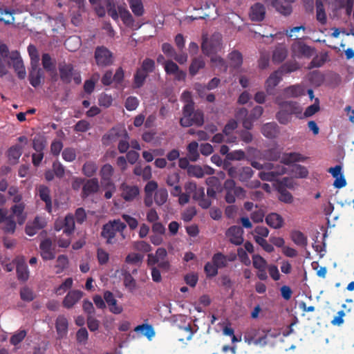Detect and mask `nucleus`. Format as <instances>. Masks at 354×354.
<instances>
[{
	"mask_svg": "<svg viewBox=\"0 0 354 354\" xmlns=\"http://www.w3.org/2000/svg\"><path fill=\"white\" fill-rule=\"evenodd\" d=\"M274 102L278 105L279 110L276 113V119L283 125H286L292 120V116L302 119V107L297 102L284 101L279 96H277Z\"/></svg>",
	"mask_w": 354,
	"mask_h": 354,
	"instance_id": "obj_1",
	"label": "nucleus"
},
{
	"mask_svg": "<svg viewBox=\"0 0 354 354\" xmlns=\"http://www.w3.org/2000/svg\"><path fill=\"white\" fill-rule=\"evenodd\" d=\"M183 118L180 120V124L183 127H189L192 125L201 127L204 123V114L202 111L194 110V103L190 100L183 106Z\"/></svg>",
	"mask_w": 354,
	"mask_h": 354,
	"instance_id": "obj_2",
	"label": "nucleus"
},
{
	"mask_svg": "<svg viewBox=\"0 0 354 354\" xmlns=\"http://www.w3.org/2000/svg\"><path fill=\"white\" fill-rule=\"evenodd\" d=\"M126 227V223L120 219L111 220L103 225L100 235L103 239H106V244H113L115 243V237L117 232L120 233L122 239H125L124 230Z\"/></svg>",
	"mask_w": 354,
	"mask_h": 354,
	"instance_id": "obj_3",
	"label": "nucleus"
},
{
	"mask_svg": "<svg viewBox=\"0 0 354 354\" xmlns=\"http://www.w3.org/2000/svg\"><path fill=\"white\" fill-rule=\"evenodd\" d=\"M156 68L154 60L150 58L145 59L140 68H138L133 75V88H140L145 83L149 73H153Z\"/></svg>",
	"mask_w": 354,
	"mask_h": 354,
	"instance_id": "obj_4",
	"label": "nucleus"
},
{
	"mask_svg": "<svg viewBox=\"0 0 354 354\" xmlns=\"http://www.w3.org/2000/svg\"><path fill=\"white\" fill-rule=\"evenodd\" d=\"M223 189L225 192V201L230 204L236 201V198H244L245 191L241 187L236 186L233 179H227L224 182Z\"/></svg>",
	"mask_w": 354,
	"mask_h": 354,
	"instance_id": "obj_5",
	"label": "nucleus"
},
{
	"mask_svg": "<svg viewBox=\"0 0 354 354\" xmlns=\"http://www.w3.org/2000/svg\"><path fill=\"white\" fill-rule=\"evenodd\" d=\"M94 57L99 67H107L113 63V55L106 47L102 46L96 47Z\"/></svg>",
	"mask_w": 354,
	"mask_h": 354,
	"instance_id": "obj_6",
	"label": "nucleus"
},
{
	"mask_svg": "<svg viewBox=\"0 0 354 354\" xmlns=\"http://www.w3.org/2000/svg\"><path fill=\"white\" fill-rule=\"evenodd\" d=\"M291 50L292 56L299 59L310 58L315 53L314 48L300 40H297L292 44Z\"/></svg>",
	"mask_w": 354,
	"mask_h": 354,
	"instance_id": "obj_7",
	"label": "nucleus"
},
{
	"mask_svg": "<svg viewBox=\"0 0 354 354\" xmlns=\"http://www.w3.org/2000/svg\"><path fill=\"white\" fill-rule=\"evenodd\" d=\"M221 48V39L219 37L213 36L210 39L205 37L203 38L201 50L204 55L209 56L216 53Z\"/></svg>",
	"mask_w": 354,
	"mask_h": 354,
	"instance_id": "obj_8",
	"label": "nucleus"
},
{
	"mask_svg": "<svg viewBox=\"0 0 354 354\" xmlns=\"http://www.w3.org/2000/svg\"><path fill=\"white\" fill-rule=\"evenodd\" d=\"M121 197L126 202H132L140 195V189L137 185H131L123 183L120 186Z\"/></svg>",
	"mask_w": 354,
	"mask_h": 354,
	"instance_id": "obj_9",
	"label": "nucleus"
},
{
	"mask_svg": "<svg viewBox=\"0 0 354 354\" xmlns=\"http://www.w3.org/2000/svg\"><path fill=\"white\" fill-rule=\"evenodd\" d=\"M128 138V133L125 129L112 128L106 134L102 137L104 145H109L111 142H116L119 138Z\"/></svg>",
	"mask_w": 354,
	"mask_h": 354,
	"instance_id": "obj_10",
	"label": "nucleus"
},
{
	"mask_svg": "<svg viewBox=\"0 0 354 354\" xmlns=\"http://www.w3.org/2000/svg\"><path fill=\"white\" fill-rule=\"evenodd\" d=\"M100 189L99 180L97 178L85 179L81 193L82 198L84 199L89 196L97 193Z\"/></svg>",
	"mask_w": 354,
	"mask_h": 354,
	"instance_id": "obj_11",
	"label": "nucleus"
},
{
	"mask_svg": "<svg viewBox=\"0 0 354 354\" xmlns=\"http://www.w3.org/2000/svg\"><path fill=\"white\" fill-rule=\"evenodd\" d=\"M282 80V75L279 71H275L272 73L265 82V88L269 95H273L275 93V87Z\"/></svg>",
	"mask_w": 354,
	"mask_h": 354,
	"instance_id": "obj_12",
	"label": "nucleus"
},
{
	"mask_svg": "<svg viewBox=\"0 0 354 354\" xmlns=\"http://www.w3.org/2000/svg\"><path fill=\"white\" fill-rule=\"evenodd\" d=\"M59 78L64 84H70L74 75V66L71 64L66 62L59 63L58 65Z\"/></svg>",
	"mask_w": 354,
	"mask_h": 354,
	"instance_id": "obj_13",
	"label": "nucleus"
},
{
	"mask_svg": "<svg viewBox=\"0 0 354 354\" xmlns=\"http://www.w3.org/2000/svg\"><path fill=\"white\" fill-rule=\"evenodd\" d=\"M103 297L108 306L109 311L115 315H119L122 313L123 307L118 304L117 299L115 298L113 292L106 290L104 292Z\"/></svg>",
	"mask_w": 354,
	"mask_h": 354,
	"instance_id": "obj_14",
	"label": "nucleus"
},
{
	"mask_svg": "<svg viewBox=\"0 0 354 354\" xmlns=\"http://www.w3.org/2000/svg\"><path fill=\"white\" fill-rule=\"evenodd\" d=\"M39 249L41 250V257L44 261L53 260L55 258V254L50 239L46 238L41 241L39 244Z\"/></svg>",
	"mask_w": 354,
	"mask_h": 354,
	"instance_id": "obj_15",
	"label": "nucleus"
},
{
	"mask_svg": "<svg viewBox=\"0 0 354 354\" xmlns=\"http://www.w3.org/2000/svg\"><path fill=\"white\" fill-rule=\"evenodd\" d=\"M113 173V167L110 164H105L101 167L100 170V176L102 187H113L114 183L112 180Z\"/></svg>",
	"mask_w": 354,
	"mask_h": 354,
	"instance_id": "obj_16",
	"label": "nucleus"
},
{
	"mask_svg": "<svg viewBox=\"0 0 354 354\" xmlns=\"http://www.w3.org/2000/svg\"><path fill=\"white\" fill-rule=\"evenodd\" d=\"M243 230L241 227L237 225L231 226L226 232V236L230 243L240 245L243 242Z\"/></svg>",
	"mask_w": 354,
	"mask_h": 354,
	"instance_id": "obj_17",
	"label": "nucleus"
},
{
	"mask_svg": "<svg viewBox=\"0 0 354 354\" xmlns=\"http://www.w3.org/2000/svg\"><path fill=\"white\" fill-rule=\"evenodd\" d=\"M10 59L12 61L13 68L17 73L19 79H24L26 77V70L23 61L20 57L19 53L17 50L11 53Z\"/></svg>",
	"mask_w": 354,
	"mask_h": 354,
	"instance_id": "obj_18",
	"label": "nucleus"
},
{
	"mask_svg": "<svg viewBox=\"0 0 354 354\" xmlns=\"http://www.w3.org/2000/svg\"><path fill=\"white\" fill-rule=\"evenodd\" d=\"M44 79L43 70L38 66H31L28 80L30 84L35 88L39 86Z\"/></svg>",
	"mask_w": 354,
	"mask_h": 354,
	"instance_id": "obj_19",
	"label": "nucleus"
},
{
	"mask_svg": "<svg viewBox=\"0 0 354 354\" xmlns=\"http://www.w3.org/2000/svg\"><path fill=\"white\" fill-rule=\"evenodd\" d=\"M235 254H231L230 256L225 255L222 252H216L215 253L212 258V261L214 263L218 269H221L226 268L228 265V262L234 261L236 259Z\"/></svg>",
	"mask_w": 354,
	"mask_h": 354,
	"instance_id": "obj_20",
	"label": "nucleus"
},
{
	"mask_svg": "<svg viewBox=\"0 0 354 354\" xmlns=\"http://www.w3.org/2000/svg\"><path fill=\"white\" fill-rule=\"evenodd\" d=\"M55 328L59 339L66 337L68 331V321L63 315H59L55 320Z\"/></svg>",
	"mask_w": 354,
	"mask_h": 354,
	"instance_id": "obj_21",
	"label": "nucleus"
},
{
	"mask_svg": "<svg viewBox=\"0 0 354 354\" xmlns=\"http://www.w3.org/2000/svg\"><path fill=\"white\" fill-rule=\"evenodd\" d=\"M288 179L287 178H283L278 184L277 189L279 194V200L280 201L285 203H291L292 202L293 197L286 188V187L288 186Z\"/></svg>",
	"mask_w": 354,
	"mask_h": 354,
	"instance_id": "obj_22",
	"label": "nucleus"
},
{
	"mask_svg": "<svg viewBox=\"0 0 354 354\" xmlns=\"http://www.w3.org/2000/svg\"><path fill=\"white\" fill-rule=\"evenodd\" d=\"M38 195L40 199L46 204V210L50 213L52 212V199L50 196V189L46 185H40L37 187Z\"/></svg>",
	"mask_w": 354,
	"mask_h": 354,
	"instance_id": "obj_23",
	"label": "nucleus"
},
{
	"mask_svg": "<svg viewBox=\"0 0 354 354\" xmlns=\"http://www.w3.org/2000/svg\"><path fill=\"white\" fill-rule=\"evenodd\" d=\"M192 198L198 202V205L203 209H207L212 205L209 198L205 197V188L198 187L197 190L192 194Z\"/></svg>",
	"mask_w": 354,
	"mask_h": 354,
	"instance_id": "obj_24",
	"label": "nucleus"
},
{
	"mask_svg": "<svg viewBox=\"0 0 354 354\" xmlns=\"http://www.w3.org/2000/svg\"><path fill=\"white\" fill-rule=\"evenodd\" d=\"M63 229V232L67 236L71 235L75 230V218L72 214H67L63 221L62 226H59L58 223L55 224V230L59 231Z\"/></svg>",
	"mask_w": 354,
	"mask_h": 354,
	"instance_id": "obj_25",
	"label": "nucleus"
},
{
	"mask_svg": "<svg viewBox=\"0 0 354 354\" xmlns=\"http://www.w3.org/2000/svg\"><path fill=\"white\" fill-rule=\"evenodd\" d=\"M81 290H73L69 291L63 300V306L66 308H72L82 297Z\"/></svg>",
	"mask_w": 354,
	"mask_h": 354,
	"instance_id": "obj_26",
	"label": "nucleus"
},
{
	"mask_svg": "<svg viewBox=\"0 0 354 354\" xmlns=\"http://www.w3.org/2000/svg\"><path fill=\"white\" fill-rule=\"evenodd\" d=\"M266 9L263 4L256 3L250 8V17L253 21H261L264 19Z\"/></svg>",
	"mask_w": 354,
	"mask_h": 354,
	"instance_id": "obj_27",
	"label": "nucleus"
},
{
	"mask_svg": "<svg viewBox=\"0 0 354 354\" xmlns=\"http://www.w3.org/2000/svg\"><path fill=\"white\" fill-rule=\"evenodd\" d=\"M285 97H298L305 95V88L301 84H295L285 88L283 91Z\"/></svg>",
	"mask_w": 354,
	"mask_h": 354,
	"instance_id": "obj_28",
	"label": "nucleus"
},
{
	"mask_svg": "<svg viewBox=\"0 0 354 354\" xmlns=\"http://www.w3.org/2000/svg\"><path fill=\"white\" fill-rule=\"evenodd\" d=\"M262 134L270 139L276 138L279 133L278 124L274 122L264 124L261 127Z\"/></svg>",
	"mask_w": 354,
	"mask_h": 354,
	"instance_id": "obj_29",
	"label": "nucleus"
},
{
	"mask_svg": "<svg viewBox=\"0 0 354 354\" xmlns=\"http://www.w3.org/2000/svg\"><path fill=\"white\" fill-rule=\"evenodd\" d=\"M25 205L24 203L15 204L11 207L12 217H16L19 225H23L26 219V214L24 213Z\"/></svg>",
	"mask_w": 354,
	"mask_h": 354,
	"instance_id": "obj_30",
	"label": "nucleus"
},
{
	"mask_svg": "<svg viewBox=\"0 0 354 354\" xmlns=\"http://www.w3.org/2000/svg\"><path fill=\"white\" fill-rule=\"evenodd\" d=\"M266 223L274 229H279L283 225V218L277 213H270L266 217Z\"/></svg>",
	"mask_w": 354,
	"mask_h": 354,
	"instance_id": "obj_31",
	"label": "nucleus"
},
{
	"mask_svg": "<svg viewBox=\"0 0 354 354\" xmlns=\"http://www.w3.org/2000/svg\"><path fill=\"white\" fill-rule=\"evenodd\" d=\"M23 151V148L19 145L10 147L8 150V158L10 164L16 165Z\"/></svg>",
	"mask_w": 354,
	"mask_h": 354,
	"instance_id": "obj_32",
	"label": "nucleus"
},
{
	"mask_svg": "<svg viewBox=\"0 0 354 354\" xmlns=\"http://www.w3.org/2000/svg\"><path fill=\"white\" fill-rule=\"evenodd\" d=\"M205 62L203 57L199 56L192 59L189 67V75L192 77L195 76L201 69L204 68Z\"/></svg>",
	"mask_w": 354,
	"mask_h": 354,
	"instance_id": "obj_33",
	"label": "nucleus"
},
{
	"mask_svg": "<svg viewBox=\"0 0 354 354\" xmlns=\"http://www.w3.org/2000/svg\"><path fill=\"white\" fill-rule=\"evenodd\" d=\"M98 166L95 162L92 160L86 161L82 166V174L88 177L92 178L97 172Z\"/></svg>",
	"mask_w": 354,
	"mask_h": 354,
	"instance_id": "obj_34",
	"label": "nucleus"
},
{
	"mask_svg": "<svg viewBox=\"0 0 354 354\" xmlns=\"http://www.w3.org/2000/svg\"><path fill=\"white\" fill-rule=\"evenodd\" d=\"M290 237L292 241L297 245L305 247L308 244L307 236L299 230L292 231Z\"/></svg>",
	"mask_w": 354,
	"mask_h": 354,
	"instance_id": "obj_35",
	"label": "nucleus"
},
{
	"mask_svg": "<svg viewBox=\"0 0 354 354\" xmlns=\"http://www.w3.org/2000/svg\"><path fill=\"white\" fill-rule=\"evenodd\" d=\"M328 58V55L327 53L317 55L308 64V69L310 70L314 68H319L322 66L327 62Z\"/></svg>",
	"mask_w": 354,
	"mask_h": 354,
	"instance_id": "obj_36",
	"label": "nucleus"
},
{
	"mask_svg": "<svg viewBox=\"0 0 354 354\" xmlns=\"http://www.w3.org/2000/svg\"><path fill=\"white\" fill-rule=\"evenodd\" d=\"M306 159V158L301 154L293 152L285 154L282 158L281 162L288 165L296 162H303Z\"/></svg>",
	"mask_w": 354,
	"mask_h": 354,
	"instance_id": "obj_37",
	"label": "nucleus"
},
{
	"mask_svg": "<svg viewBox=\"0 0 354 354\" xmlns=\"http://www.w3.org/2000/svg\"><path fill=\"white\" fill-rule=\"evenodd\" d=\"M316 19L322 25L327 21L324 3L322 0H316Z\"/></svg>",
	"mask_w": 354,
	"mask_h": 354,
	"instance_id": "obj_38",
	"label": "nucleus"
},
{
	"mask_svg": "<svg viewBox=\"0 0 354 354\" xmlns=\"http://www.w3.org/2000/svg\"><path fill=\"white\" fill-rule=\"evenodd\" d=\"M187 157L189 160L196 162L199 158L198 144L196 141L191 142L187 147Z\"/></svg>",
	"mask_w": 354,
	"mask_h": 354,
	"instance_id": "obj_39",
	"label": "nucleus"
},
{
	"mask_svg": "<svg viewBox=\"0 0 354 354\" xmlns=\"http://www.w3.org/2000/svg\"><path fill=\"white\" fill-rule=\"evenodd\" d=\"M118 12L120 17L123 23L127 26H132L134 23V19L130 12L124 6H118Z\"/></svg>",
	"mask_w": 354,
	"mask_h": 354,
	"instance_id": "obj_40",
	"label": "nucleus"
},
{
	"mask_svg": "<svg viewBox=\"0 0 354 354\" xmlns=\"http://www.w3.org/2000/svg\"><path fill=\"white\" fill-rule=\"evenodd\" d=\"M288 51L283 46L276 47L272 54V61L274 63L282 62L287 57Z\"/></svg>",
	"mask_w": 354,
	"mask_h": 354,
	"instance_id": "obj_41",
	"label": "nucleus"
},
{
	"mask_svg": "<svg viewBox=\"0 0 354 354\" xmlns=\"http://www.w3.org/2000/svg\"><path fill=\"white\" fill-rule=\"evenodd\" d=\"M261 332V328H250L246 330L244 335V340L248 344H254Z\"/></svg>",
	"mask_w": 354,
	"mask_h": 354,
	"instance_id": "obj_42",
	"label": "nucleus"
},
{
	"mask_svg": "<svg viewBox=\"0 0 354 354\" xmlns=\"http://www.w3.org/2000/svg\"><path fill=\"white\" fill-rule=\"evenodd\" d=\"M272 7L274 8L276 10V11H277L278 12L284 16L290 15L292 11V7L290 4L283 3L279 0L274 1Z\"/></svg>",
	"mask_w": 354,
	"mask_h": 354,
	"instance_id": "obj_43",
	"label": "nucleus"
},
{
	"mask_svg": "<svg viewBox=\"0 0 354 354\" xmlns=\"http://www.w3.org/2000/svg\"><path fill=\"white\" fill-rule=\"evenodd\" d=\"M129 6L136 17H141L145 13L144 6L142 0H129Z\"/></svg>",
	"mask_w": 354,
	"mask_h": 354,
	"instance_id": "obj_44",
	"label": "nucleus"
},
{
	"mask_svg": "<svg viewBox=\"0 0 354 354\" xmlns=\"http://www.w3.org/2000/svg\"><path fill=\"white\" fill-rule=\"evenodd\" d=\"M81 45V39L79 37L72 36L69 37L64 41V46L66 49L71 52H75L77 50Z\"/></svg>",
	"mask_w": 354,
	"mask_h": 354,
	"instance_id": "obj_45",
	"label": "nucleus"
},
{
	"mask_svg": "<svg viewBox=\"0 0 354 354\" xmlns=\"http://www.w3.org/2000/svg\"><path fill=\"white\" fill-rule=\"evenodd\" d=\"M43 68L47 71H54L56 68V61L48 53H44L41 57Z\"/></svg>",
	"mask_w": 354,
	"mask_h": 354,
	"instance_id": "obj_46",
	"label": "nucleus"
},
{
	"mask_svg": "<svg viewBox=\"0 0 354 354\" xmlns=\"http://www.w3.org/2000/svg\"><path fill=\"white\" fill-rule=\"evenodd\" d=\"M168 198V192L165 188H160L157 189L154 194V201L158 206L165 204Z\"/></svg>",
	"mask_w": 354,
	"mask_h": 354,
	"instance_id": "obj_47",
	"label": "nucleus"
},
{
	"mask_svg": "<svg viewBox=\"0 0 354 354\" xmlns=\"http://www.w3.org/2000/svg\"><path fill=\"white\" fill-rule=\"evenodd\" d=\"M17 279L21 281H26L29 278V271L26 264L19 263L17 265Z\"/></svg>",
	"mask_w": 354,
	"mask_h": 354,
	"instance_id": "obj_48",
	"label": "nucleus"
},
{
	"mask_svg": "<svg viewBox=\"0 0 354 354\" xmlns=\"http://www.w3.org/2000/svg\"><path fill=\"white\" fill-rule=\"evenodd\" d=\"M308 80L312 84L319 86L324 82V75L319 71H313L308 74Z\"/></svg>",
	"mask_w": 354,
	"mask_h": 354,
	"instance_id": "obj_49",
	"label": "nucleus"
},
{
	"mask_svg": "<svg viewBox=\"0 0 354 354\" xmlns=\"http://www.w3.org/2000/svg\"><path fill=\"white\" fill-rule=\"evenodd\" d=\"M265 169L267 170H271L274 174L275 178L277 179L279 176L286 173V168L281 165H274L273 163H266Z\"/></svg>",
	"mask_w": 354,
	"mask_h": 354,
	"instance_id": "obj_50",
	"label": "nucleus"
},
{
	"mask_svg": "<svg viewBox=\"0 0 354 354\" xmlns=\"http://www.w3.org/2000/svg\"><path fill=\"white\" fill-rule=\"evenodd\" d=\"M124 286L129 289V291L133 292L136 288V281L132 277L131 273L125 271L123 274Z\"/></svg>",
	"mask_w": 354,
	"mask_h": 354,
	"instance_id": "obj_51",
	"label": "nucleus"
},
{
	"mask_svg": "<svg viewBox=\"0 0 354 354\" xmlns=\"http://www.w3.org/2000/svg\"><path fill=\"white\" fill-rule=\"evenodd\" d=\"M28 52L30 58V66H38L39 57L37 48L30 44L28 46Z\"/></svg>",
	"mask_w": 354,
	"mask_h": 354,
	"instance_id": "obj_52",
	"label": "nucleus"
},
{
	"mask_svg": "<svg viewBox=\"0 0 354 354\" xmlns=\"http://www.w3.org/2000/svg\"><path fill=\"white\" fill-rule=\"evenodd\" d=\"M230 64L234 68L239 67L243 63V57L240 52L234 50L229 54Z\"/></svg>",
	"mask_w": 354,
	"mask_h": 354,
	"instance_id": "obj_53",
	"label": "nucleus"
},
{
	"mask_svg": "<svg viewBox=\"0 0 354 354\" xmlns=\"http://www.w3.org/2000/svg\"><path fill=\"white\" fill-rule=\"evenodd\" d=\"M254 171L250 167H243L239 169V180L241 182H246L252 178Z\"/></svg>",
	"mask_w": 354,
	"mask_h": 354,
	"instance_id": "obj_54",
	"label": "nucleus"
},
{
	"mask_svg": "<svg viewBox=\"0 0 354 354\" xmlns=\"http://www.w3.org/2000/svg\"><path fill=\"white\" fill-rule=\"evenodd\" d=\"M252 265L257 270L267 269L269 266L266 260L259 254H254L252 256Z\"/></svg>",
	"mask_w": 354,
	"mask_h": 354,
	"instance_id": "obj_55",
	"label": "nucleus"
},
{
	"mask_svg": "<svg viewBox=\"0 0 354 354\" xmlns=\"http://www.w3.org/2000/svg\"><path fill=\"white\" fill-rule=\"evenodd\" d=\"M134 330L136 332H142L143 335L147 337L148 338H150L155 335L153 327L149 324H143L141 325H138L135 328Z\"/></svg>",
	"mask_w": 354,
	"mask_h": 354,
	"instance_id": "obj_56",
	"label": "nucleus"
},
{
	"mask_svg": "<svg viewBox=\"0 0 354 354\" xmlns=\"http://www.w3.org/2000/svg\"><path fill=\"white\" fill-rule=\"evenodd\" d=\"M187 175L190 177L203 178L204 176L203 169L200 165H192L189 167Z\"/></svg>",
	"mask_w": 354,
	"mask_h": 354,
	"instance_id": "obj_57",
	"label": "nucleus"
},
{
	"mask_svg": "<svg viewBox=\"0 0 354 354\" xmlns=\"http://www.w3.org/2000/svg\"><path fill=\"white\" fill-rule=\"evenodd\" d=\"M12 12L7 9H0V22L5 24H11L14 22Z\"/></svg>",
	"mask_w": 354,
	"mask_h": 354,
	"instance_id": "obj_58",
	"label": "nucleus"
},
{
	"mask_svg": "<svg viewBox=\"0 0 354 354\" xmlns=\"http://www.w3.org/2000/svg\"><path fill=\"white\" fill-rule=\"evenodd\" d=\"M16 230V223L12 216H9L5 221V225L3 230L6 234H14Z\"/></svg>",
	"mask_w": 354,
	"mask_h": 354,
	"instance_id": "obj_59",
	"label": "nucleus"
},
{
	"mask_svg": "<svg viewBox=\"0 0 354 354\" xmlns=\"http://www.w3.org/2000/svg\"><path fill=\"white\" fill-rule=\"evenodd\" d=\"M20 297L24 301H32L35 298V293L28 287H24L20 290Z\"/></svg>",
	"mask_w": 354,
	"mask_h": 354,
	"instance_id": "obj_60",
	"label": "nucleus"
},
{
	"mask_svg": "<svg viewBox=\"0 0 354 354\" xmlns=\"http://www.w3.org/2000/svg\"><path fill=\"white\" fill-rule=\"evenodd\" d=\"M27 333L25 330H21L12 335L10 339V342L14 346L18 345L26 337Z\"/></svg>",
	"mask_w": 354,
	"mask_h": 354,
	"instance_id": "obj_61",
	"label": "nucleus"
},
{
	"mask_svg": "<svg viewBox=\"0 0 354 354\" xmlns=\"http://www.w3.org/2000/svg\"><path fill=\"white\" fill-rule=\"evenodd\" d=\"M270 332V329L262 328L260 335L257 338V339L255 340V342H254L253 344L257 345V346L259 345L261 346H266L268 344L267 339H268V333Z\"/></svg>",
	"mask_w": 354,
	"mask_h": 354,
	"instance_id": "obj_62",
	"label": "nucleus"
},
{
	"mask_svg": "<svg viewBox=\"0 0 354 354\" xmlns=\"http://www.w3.org/2000/svg\"><path fill=\"white\" fill-rule=\"evenodd\" d=\"M211 62L221 71L225 72L227 70V65L225 61L220 56H212L211 57Z\"/></svg>",
	"mask_w": 354,
	"mask_h": 354,
	"instance_id": "obj_63",
	"label": "nucleus"
},
{
	"mask_svg": "<svg viewBox=\"0 0 354 354\" xmlns=\"http://www.w3.org/2000/svg\"><path fill=\"white\" fill-rule=\"evenodd\" d=\"M46 147V140L43 137L36 136L32 140V148L37 152H43Z\"/></svg>",
	"mask_w": 354,
	"mask_h": 354,
	"instance_id": "obj_64",
	"label": "nucleus"
}]
</instances>
